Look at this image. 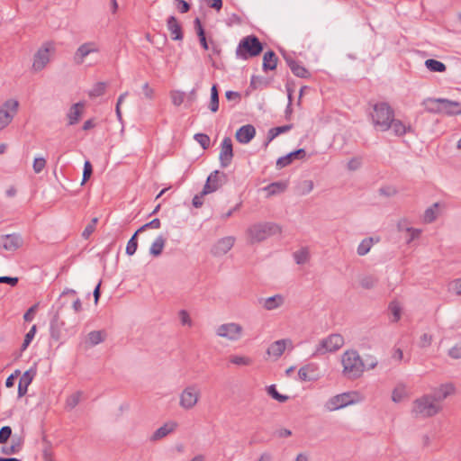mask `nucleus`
Returning a JSON list of instances; mask_svg holds the SVG:
<instances>
[{"instance_id": "17", "label": "nucleus", "mask_w": 461, "mask_h": 461, "mask_svg": "<svg viewBox=\"0 0 461 461\" xmlns=\"http://www.w3.org/2000/svg\"><path fill=\"white\" fill-rule=\"evenodd\" d=\"M235 243V238L228 236L220 239L212 247V253L216 257H221L229 252Z\"/></svg>"}, {"instance_id": "22", "label": "nucleus", "mask_w": 461, "mask_h": 461, "mask_svg": "<svg viewBox=\"0 0 461 461\" xmlns=\"http://www.w3.org/2000/svg\"><path fill=\"white\" fill-rule=\"evenodd\" d=\"M256 134L255 127L251 124L241 126L235 134L236 140L242 144L249 143Z\"/></svg>"}, {"instance_id": "59", "label": "nucleus", "mask_w": 461, "mask_h": 461, "mask_svg": "<svg viewBox=\"0 0 461 461\" xmlns=\"http://www.w3.org/2000/svg\"><path fill=\"white\" fill-rule=\"evenodd\" d=\"M142 91L146 99L152 100L154 98L155 91L149 86L148 83H145L142 86Z\"/></svg>"}, {"instance_id": "8", "label": "nucleus", "mask_w": 461, "mask_h": 461, "mask_svg": "<svg viewBox=\"0 0 461 461\" xmlns=\"http://www.w3.org/2000/svg\"><path fill=\"white\" fill-rule=\"evenodd\" d=\"M215 334L228 341L236 342L243 337L244 329L238 322H226L216 327Z\"/></svg>"}, {"instance_id": "48", "label": "nucleus", "mask_w": 461, "mask_h": 461, "mask_svg": "<svg viewBox=\"0 0 461 461\" xmlns=\"http://www.w3.org/2000/svg\"><path fill=\"white\" fill-rule=\"evenodd\" d=\"M267 393L272 398L278 401L279 402H285L288 400V396L283 395L277 392L275 384L267 387Z\"/></svg>"}, {"instance_id": "55", "label": "nucleus", "mask_w": 461, "mask_h": 461, "mask_svg": "<svg viewBox=\"0 0 461 461\" xmlns=\"http://www.w3.org/2000/svg\"><path fill=\"white\" fill-rule=\"evenodd\" d=\"M46 166V160L44 158H35L33 161V170L36 174L41 173Z\"/></svg>"}, {"instance_id": "25", "label": "nucleus", "mask_w": 461, "mask_h": 461, "mask_svg": "<svg viewBox=\"0 0 461 461\" xmlns=\"http://www.w3.org/2000/svg\"><path fill=\"white\" fill-rule=\"evenodd\" d=\"M167 30L170 32L172 40L181 41L183 39L182 28L175 16H169L167 21Z\"/></svg>"}, {"instance_id": "20", "label": "nucleus", "mask_w": 461, "mask_h": 461, "mask_svg": "<svg viewBox=\"0 0 461 461\" xmlns=\"http://www.w3.org/2000/svg\"><path fill=\"white\" fill-rule=\"evenodd\" d=\"M287 345L292 346V341L290 339L276 340L268 347L267 353L275 359H278L285 352Z\"/></svg>"}, {"instance_id": "54", "label": "nucleus", "mask_w": 461, "mask_h": 461, "mask_svg": "<svg viewBox=\"0 0 461 461\" xmlns=\"http://www.w3.org/2000/svg\"><path fill=\"white\" fill-rule=\"evenodd\" d=\"M432 340H433L432 335L424 333L420 338L419 346L422 348H428L431 345Z\"/></svg>"}, {"instance_id": "46", "label": "nucleus", "mask_w": 461, "mask_h": 461, "mask_svg": "<svg viewBox=\"0 0 461 461\" xmlns=\"http://www.w3.org/2000/svg\"><path fill=\"white\" fill-rule=\"evenodd\" d=\"M81 392H77L71 395H69L66 400V408L72 410L74 409L80 402Z\"/></svg>"}, {"instance_id": "57", "label": "nucleus", "mask_w": 461, "mask_h": 461, "mask_svg": "<svg viewBox=\"0 0 461 461\" xmlns=\"http://www.w3.org/2000/svg\"><path fill=\"white\" fill-rule=\"evenodd\" d=\"M12 435V429L9 426H4L0 429V443H5Z\"/></svg>"}, {"instance_id": "33", "label": "nucleus", "mask_w": 461, "mask_h": 461, "mask_svg": "<svg viewBox=\"0 0 461 461\" xmlns=\"http://www.w3.org/2000/svg\"><path fill=\"white\" fill-rule=\"evenodd\" d=\"M287 187L285 182H274L264 187L268 195H275L283 193Z\"/></svg>"}, {"instance_id": "27", "label": "nucleus", "mask_w": 461, "mask_h": 461, "mask_svg": "<svg viewBox=\"0 0 461 461\" xmlns=\"http://www.w3.org/2000/svg\"><path fill=\"white\" fill-rule=\"evenodd\" d=\"M285 59L294 75L302 78H305L309 76L308 70L299 62L294 60L292 58L285 57Z\"/></svg>"}, {"instance_id": "21", "label": "nucleus", "mask_w": 461, "mask_h": 461, "mask_svg": "<svg viewBox=\"0 0 461 461\" xmlns=\"http://www.w3.org/2000/svg\"><path fill=\"white\" fill-rule=\"evenodd\" d=\"M65 323L60 320L59 312H55L52 316L50 323V338L56 341H59L61 338V330Z\"/></svg>"}, {"instance_id": "40", "label": "nucleus", "mask_w": 461, "mask_h": 461, "mask_svg": "<svg viewBox=\"0 0 461 461\" xmlns=\"http://www.w3.org/2000/svg\"><path fill=\"white\" fill-rule=\"evenodd\" d=\"M373 244H374L373 238L364 239L357 246V255H359V256L366 255L370 251Z\"/></svg>"}, {"instance_id": "52", "label": "nucleus", "mask_w": 461, "mask_h": 461, "mask_svg": "<svg viewBox=\"0 0 461 461\" xmlns=\"http://www.w3.org/2000/svg\"><path fill=\"white\" fill-rule=\"evenodd\" d=\"M97 221V218H93L91 220V222L87 224V226L82 232V237L84 239L87 240L90 237V235L95 231Z\"/></svg>"}, {"instance_id": "2", "label": "nucleus", "mask_w": 461, "mask_h": 461, "mask_svg": "<svg viewBox=\"0 0 461 461\" xmlns=\"http://www.w3.org/2000/svg\"><path fill=\"white\" fill-rule=\"evenodd\" d=\"M342 374L348 379L359 378L366 368L365 363L357 350H346L341 356Z\"/></svg>"}, {"instance_id": "7", "label": "nucleus", "mask_w": 461, "mask_h": 461, "mask_svg": "<svg viewBox=\"0 0 461 461\" xmlns=\"http://www.w3.org/2000/svg\"><path fill=\"white\" fill-rule=\"evenodd\" d=\"M426 103L437 104V107H429L428 110L431 113H442L447 115L461 114V103L451 101L446 98H428Z\"/></svg>"}, {"instance_id": "45", "label": "nucleus", "mask_w": 461, "mask_h": 461, "mask_svg": "<svg viewBox=\"0 0 461 461\" xmlns=\"http://www.w3.org/2000/svg\"><path fill=\"white\" fill-rule=\"evenodd\" d=\"M170 98H171L172 104L175 106H179L185 101V93L179 91V90H173L170 92Z\"/></svg>"}, {"instance_id": "32", "label": "nucleus", "mask_w": 461, "mask_h": 461, "mask_svg": "<svg viewBox=\"0 0 461 461\" xmlns=\"http://www.w3.org/2000/svg\"><path fill=\"white\" fill-rule=\"evenodd\" d=\"M229 361L230 364L237 366H248L253 364V359L251 357L242 355H231L229 357Z\"/></svg>"}, {"instance_id": "42", "label": "nucleus", "mask_w": 461, "mask_h": 461, "mask_svg": "<svg viewBox=\"0 0 461 461\" xmlns=\"http://www.w3.org/2000/svg\"><path fill=\"white\" fill-rule=\"evenodd\" d=\"M313 186V182L312 180L306 179L299 183L296 190L300 195H306L312 191Z\"/></svg>"}, {"instance_id": "47", "label": "nucleus", "mask_w": 461, "mask_h": 461, "mask_svg": "<svg viewBox=\"0 0 461 461\" xmlns=\"http://www.w3.org/2000/svg\"><path fill=\"white\" fill-rule=\"evenodd\" d=\"M139 233L137 231L132 235V237L129 240L126 246V254L129 256H132L138 248V240L137 236Z\"/></svg>"}, {"instance_id": "29", "label": "nucleus", "mask_w": 461, "mask_h": 461, "mask_svg": "<svg viewBox=\"0 0 461 461\" xmlns=\"http://www.w3.org/2000/svg\"><path fill=\"white\" fill-rule=\"evenodd\" d=\"M439 215V203H435L424 212L422 221L424 223H431L437 220Z\"/></svg>"}, {"instance_id": "37", "label": "nucleus", "mask_w": 461, "mask_h": 461, "mask_svg": "<svg viewBox=\"0 0 461 461\" xmlns=\"http://www.w3.org/2000/svg\"><path fill=\"white\" fill-rule=\"evenodd\" d=\"M426 68L432 72H445L447 69L446 65L438 60L429 59L425 61Z\"/></svg>"}, {"instance_id": "49", "label": "nucleus", "mask_w": 461, "mask_h": 461, "mask_svg": "<svg viewBox=\"0 0 461 461\" xmlns=\"http://www.w3.org/2000/svg\"><path fill=\"white\" fill-rule=\"evenodd\" d=\"M377 284V278L373 276H366L361 278L360 285L365 289H371Z\"/></svg>"}, {"instance_id": "51", "label": "nucleus", "mask_w": 461, "mask_h": 461, "mask_svg": "<svg viewBox=\"0 0 461 461\" xmlns=\"http://www.w3.org/2000/svg\"><path fill=\"white\" fill-rule=\"evenodd\" d=\"M105 87L106 86L104 82H99L91 89L89 95L93 97L100 96L104 94Z\"/></svg>"}, {"instance_id": "14", "label": "nucleus", "mask_w": 461, "mask_h": 461, "mask_svg": "<svg viewBox=\"0 0 461 461\" xmlns=\"http://www.w3.org/2000/svg\"><path fill=\"white\" fill-rule=\"evenodd\" d=\"M232 158V141L230 137H225L221 141V151L219 155L221 166L222 167H227L231 163Z\"/></svg>"}, {"instance_id": "41", "label": "nucleus", "mask_w": 461, "mask_h": 461, "mask_svg": "<svg viewBox=\"0 0 461 461\" xmlns=\"http://www.w3.org/2000/svg\"><path fill=\"white\" fill-rule=\"evenodd\" d=\"M194 26H195L196 32H197V35L199 37L200 43H201L202 47L204 50H208V44H207V41H206L204 30H203V26H202V23H201V21H200L199 18H195V20H194Z\"/></svg>"}, {"instance_id": "35", "label": "nucleus", "mask_w": 461, "mask_h": 461, "mask_svg": "<svg viewBox=\"0 0 461 461\" xmlns=\"http://www.w3.org/2000/svg\"><path fill=\"white\" fill-rule=\"evenodd\" d=\"M294 258L298 265L306 264L310 260V250L307 247L301 248L294 253Z\"/></svg>"}, {"instance_id": "13", "label": "nucleus", "mask_w": 461, "mask_h": 461, "mask_svg": "<svg viewBox=\"0 0 461 461\" xmlns=\"http://www.w3.org/2000/svg\"><path fill=\"white\" fill-rule=\"evenodd\" d=\"M227 176L223 172L215 170L207 177L203 188V194H208L218 190L225 183Z\"/></svg>"}, {"instance_id": "1", "label": "nucleus", "mask_w": 461, "mask_h": 461, "mask_svg": "<svg viewBox=\"0 0 461 461\" xmlns=\"http://www.w3.org/2000/svg\"><path fill=\"white\" fill-rule=\"evenodd\" d=\"M455 392L451 384H444L415 399L412 402L411 414L415 418H430L443 410V402Z\"/></svg>"}, {"instance_id": "18", "label": "nucleus", "mask_w": 461, "mask_h": 461, "mask_svg": "<svg viewBox=\"0 0 461 461\" xmlns=\"http://www.w3.org/2000/svg\"><path fill=\"white\" fill-rule=\"evenodd\" d=\"M176 428L177 423L176 421L170 420L168 422H166L164 425H162L153 432V434L149 438V440L151 442L158 441L166 438L170 433L174 432Z\"/></svg>"}, {"instance_id": "19", "label": "nucleus", "mask_w": 461, "mask_h": 461, "mask_svg": "<svg viewBox=\"0 0 461 461\" xmlns=\"http://www.w3.org/2000/svg\"><path fill=\"white\" fill-rule=\"evenodd\" d=\"M258 303L265 310L273 311L280 308L285 303V298L278 294L267 298H260Z\"/></svg>"}, {"instance_id": "26", "label": "nucleus", "mask_w": 461, "mask_h": 461, "mask_svg": "<svg viewBox=\"0 0 461 461\" xmlns=\"http://www.w3.org/2000/svg\"><path fill=\"white\" fill-rule=\"evenodd\" d=\"M84 107H85V104L83 102H78L77 104H74L70 107V109L68 113V119L69 125H74L79 121V119L83 113Z\"/></svg>"}, {"instance_id": "31", "label": "nucleus", "mask_w": 461, "mask_h": 461, "mask_svg": "<svg viewBox=\"0 0 461 461\" xmlns=\"http://www.w3.org/2000/svg\"><path fill=\"white\" fill-rule=\"evenodd\" d=\"M165 244L166 239L162 235L158 236L149 248V254L154 257H158L161 255Z\"/></svg>"}, {"instance_id": "39", "label": "nucleus", "mask_w": 461, "mask_h": 461, "mask_svg": "<svg viewBox=\"0 0 461 461\" xmlns=\"http://www.w3.org/2000/svg\"><path fill=\"white\" fill-rule=\"evenodd\" d=\"M407 396L406 388L403 384H398L393 390L392 400L394 402H402Z\"/></svg>"}, {"instance_id": "38", "label": "nucleus", "mask_w": 461, "mask_h": 461, "mask_svg": "<svg viewBox=\"0 0 461 461\" xmlns=\"http://www.w3.org/2000/svg\"><path fill=\"white\" fill-rule=\"evenodd\" d=\"M388 310L392 315V321L397 322L402 316V306L397 301H393L388 306Z\"/></svg>"}, {"instance_id": "58", "label": "nucleus", "mask_w": 461, "mask_h": 461, "mask_svg": "<svg viewBox=\"0 0 461 461\" xmlns=\"http://www.w3.org/2000/svg\"><path fill=\"white\" fill-rule=\"evenodd\" d=\"M448 356L454 359L461 357V342L456 344L448 350Z\"/></svg>"}, {"instance_id": "34", "label": "nucleus", "mask_w": 461, "mask_h": 461, "mask_svg": "<svg viewBox=\"0 0 461 461\" xmlns=\"http://www.w3.org/2000/svg\"><path fill=\"white\" fill-rule=\"evenodd\" d=\"M293 128V125L292 124H288V125H284V126H279V127H275V128H271L269 131H268V133H267V140L266 142V146L268 145V143L270 141H272L276 137H277L279 134L281 133H285L288 131H290L291 129Z\"/></svg>"}, {"instance_id": "4", "label": "nucleus", "mask_w": 461, "mask_h": 461, "mask_svg": "<svg viewBox=\"0 0 461 461\" xmlns=\"http://www.w3.org/2000/svg\"><path fill=\"white\" fill-rule=\"evenodd\" d=\"M246 233L250 243H258L280 234L281 228L274 222H258L249 227Z\"/></svg>"}, {"instance_id": "53", "label": "nucleus", "mask_w": 461, "mask_h": 461, "mask_svg": "<svg viewBox=\"0 0 461 461\" xmlns=\"http://www.w3.org/2000/svg\"><path fill=\"white\" fill-rule=\"evenodd\" d=\"M161 226L160 220L156 218L150 221L149 222L142 225L140 229L137 230V233H140L147 229H159Z\"/></svg>"}, {"instance_id": "6", "label": "nucleus", "mask_w": 461, "mask_h": 461, "mask_svg": "<svg viewBox=\"0 0 461 461\" xmlns=\"http://www.w3.org/2000/svg\"><path fill=\"white\" fill-rule=\"evenodd\" d=\"M201 398V390L195 384L185 386L179 393V406L185 411L194 409Z\"/></svg>"}, {"instance_id": "24", "label": "nucleus", "mask_w": 461, "mask_h": 461, "mask_svg": "<svg viewBox=\"0 0 461 461\" xmlns=\"http://www.w3.org/2000/svg\"><path fill=\"white\" fill-rule=\"evenodd\" d=\"M35 375V371L32 369L27 370L23 373L22 377L20 378L18 384V396L23 397L27 393L28 386L32 382L33 376Z\"/></svg>"}, {"instance_id": "3", "label": "nucleus", "mask_w": 461, "mask_h": 461, "mask_svg": "<svg viewBox=\"0 0 461 461\" xmlns=\"http://www.w3.org/2000/svg\"><path fill=\"white\" fill-rule=\"evenodd\" d=\"M373 125L382 131L390 129V123L394 117V111L386 102L376 103L373 105V111L370 113Z\"/></svg>"}, {"instance_id": "44", "label": "nucleus", "mask_w": 461, "mask_h": 461, "mask_svg": "<svg viewBox=\"0 0 461 461\" xmlns=\"http://www.w3.org/2000/svg\"><path fill=\"white\" fill-rule=\"evenodd\" d=\"M210 110L212 113H215L219 109V95L217 86L213 85L211 89V101H210Z\"/></svg>"}, {"instance_id": "43", "label": "nucleus", "mask_w": 461, "mask_h": 461, "mask_svg": "<svg viewBox=\"0 0 461 461\" xmlns=\"http://www.w3.org/2000/svg\"><path fill=\"white\" fill-rule=\"evenodd\" d=\"M22 448V441L20 438L12 440V445L9 447H3L1 452L5 455H14L20 451Z\"/></svg>"}, {"instance_id": "56", "label": "nucleus", "mask_w": 461, "mask_h": 461, "mask_svg": "<svg viewBox=\"0 0 461 461\" xmlns=\"http://www.w3.org/2000/svg\"><path fill=\"white\" fill-rule=\"evenodd\" d=\"M92 172V165L88 160H86L84 164L82 185H84L90 178Z\"/></svg>"}, {"instance_id": "28", "label": "nucleus", "mask_w": 461, "mask_h": 461, "mask_svg": "<svg viewBox=\"0 0 461 461\" xmlns=\"http://www.w3.org/2000/svg\"><path fill=\"white\" fill-rule=\"evenodd\" d=\"M390 129L393 130L396 136H403L405 133L412 131L410 124L406 125L401 120L394 119V117L392 120V123H390Z\"/></svg>"}, {"instance_id": "12", "label": "nucleus", "mask_w": 461, "mask_h": 461, "mask_svg": "<svg viewBox=\"0 0 461 461\" xmlns=\"http://www.w3.org/2000/svg\"><path fill=\"white\" fill-rule=\"evenodd\" d=\"M52 50L50 42H45L33 56L32 69L36 72L45 68L50 60V52Z\"/></svg>"}, {"instance_id": "60", "label": "nucleus", "mask_w": 461, "mask_h": 461, "mask_svg": "<svg viewBox=\"0 0 461 461\" xmlns=\"http://www.w3.org/2000/svg\"><path fill=\"white\" fill-rule=\"evenodd\" d=\"M179 318L183 325H188L189 327L192 326V320L185 310H181L179 312Z\"/></svg>"}, {"instance_id": "11", "label": "nucleus", "mask_w": 461, "mask_h": 461, "mask_svg": "<svg viewBox=\"0 0 461 461\" xmlns=\"http://www.w3.org/2000/svg\"><path fill=\"white\" fill-rule=\"evenodd\" d=\"M19 102L14 99L5 101L0 107V131L7 127L18 112Z\"/></svg>"}, {"instance_id": "9", "label": "nucleus", "mask_w": 461, "mask_h": 461, "mask_svg": "<svg viewBox=\"0 0 461 461\" xmlns=\"http://www.w3.org/2000/svg\"><path fill=\"white\" fill-rule=\"evenodd\" d=\"M359 393L356 391L347 392L331 397L325 404L330 411H337L359 402Z\"/></svg>"}, {"instance_id": "61", "label": "nucleus", "mask_w": 461, "mask_h": 461, "mask_svg": "<svg viewBox=\"0 0 461 461\" xmlns=\"http://www.w3.org/2000/svg\"><path fill=\"white\" fill-rule=\"evenodd\" d=\"M311 369L310 366H303L298 371V376L301 381H309L311 377L308 375V371Z\"/></svg>"}, {"instance_id": "36", "label": "nucleus", "mask_w": 461, "mask_h": 461, "mask_svg": "<svg viewBox=\"0 0 461 461\" xmlns=\"http://www.w3.org/2000/svg\"><path fill=\"white\" fill-rule=\"evenodd\" d=\"M105 338V333L102 330H94L87 335V343L90 346H95L103 342Z\"/></svg>"}, {"instance_id": "30", "label": "nucleus", "mask_w": 461, "mask_h": 461, "mask_svg": "<svg viewBox=\"0 0 461 461\" xmlns=\"http://www.w3.org/2000/svg\"><path fill=\"white\" fill-rule=\"evenodd\" d=\"M277 57L273 50H268L263 57V70H273L276 68Z\"/></svg>"}, {"instance_id": "5", "label": "nucleus", "mask_w": 461, "mask_h": 461, "mask_svg": "<svg viewBox=\"0 0 461 461\" xmlns=\"http://www.w3.org/2000/svg\"><path fill=\"white\" fill-rule=\"evenodd\" d=\"M263 50V45L254 35L244 37L236 49V56L242 59L259 55Z\"/></svg>"}, {"instance_id": "15", "label": "nucleus", "mask_w": 461, "mask_h": 461, "mask_svg": "<svg viewBox=\"0 0 461 461\" xmlns=\"http://www.w3.org/2000/svg\"><path fill=\"white\" fill-rule=\"evenodd\" d=\"M99 51L98 45L94 41H88L80 45L75 52L74 61L80 65L84 62L85 58L91 53Z\"/></svg>"}, {"instance_id": "63", "label": "nucleus", "mask_w": 461, "mask_h": 461, "mask_svg": "<svg viewBox=\"0 0 461 461\" xmlns=\"http://www.w3.org/2000/svg\"><path fill=\"white\" fill-rule=\"evenodd\" d=\"M449 289L457 295H461V278L452 281L449 285Z\"/></svg>"}, {"instance_id": "62", "label": "nucleus", "mask_w": 461, "mask_h": 461, "mask_svg": "<svg viewBox=\"0 0 461 461\" xmlns=\"http://www.w3.org/2000/svg\"><path fill=\"white\" fill-rule=\"evenodd\" d=\"M176 8L182 14H185L190 10V5L185 0H176Z\"/></svg>"}, {"instance_id": "23", "label": "nucleus", "mask_w": 461, "mask_h": 461, "mask_svg": "<svg viewBox=\"0 0 461 461\" xmlns=\"http://www.w3.org/2000/svg\"><path fill=\"white\" fill-rule=\"evenodd\" d=\"M306 155V152L303 149H299L297 150L292 151L289 154L281 157L276 161V167L278 168H283L287 167L292 163V161L295 158H302Z\"/></svg>"}, {"instance_id": "16", "label": "nucleus", "mask_w": 461, "mask_h": 461, "mask_svg": "<svg viewBox=\"0 0 461 461\" xmlns=\"http://www.w3.org/2000/svg\"><path fill=\"white\" fill-rule=\"evenodd\" d=\"M0 240L3 249L7 251H15L23 243L22 236L17 233L3 235L0 237Z\"/></svg>"}, {"instance_id": "64", "label": "nucleus", "mask_w": 461, "mask_h": 461, "mask_svg": "<svg viewBox=\"0 0 461 461\" xmlns=\"http://www.w3.org/2000/svg\"><path fill=\"white\" fill-rule=\"evenodd\" d=\"M362 160L360 158H353L348 163V168L349 170H357L360 167Z\"/></svg>"}, {"instance_id": "10", "label": "nucleus", "mask_w": 461, "mask_h": 461, "mask_svg": "<svg viewBox=\"0 0 461 461\" xmlns=\"http://www.w3.org/2000/svg\"><path fill=\"white\" fill-rule=\"evenodd\" d=\"M344 345V338L338 333L330 334L321 339L316 346L314 355H324L329 352H334Z\"/></svg>"}, {"instance_id": "50", "label": "nucleus", "mask_w": 461, "mask_h": 461, "mask_svg": "<svg viewBox=\"0 0 461 461\" xmlns=\"http://www.w3.org/2000/svg\"><path fill=\"white\" fill-rule=\"evenodd\" d=\"M194 140L202 146L203 149H208L210 146V138L204 133H196L194 136Z\"/></svg>"}]
</instances>
